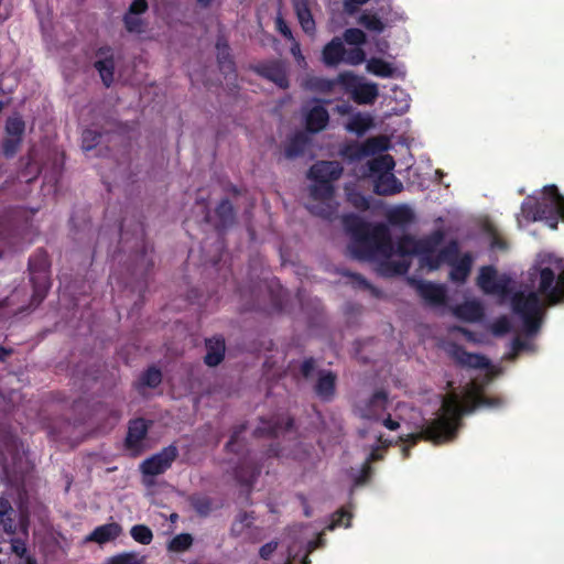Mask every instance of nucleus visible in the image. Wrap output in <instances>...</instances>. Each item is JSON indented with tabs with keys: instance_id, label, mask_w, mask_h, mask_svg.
<instances>
[{
	"instance_id": "nucleus-1",
	"label": "nucleus",
	"mask_w": 564,
	"mask_h": 564,
	"mask_svg": "<svg viewBox=\"0 0 564 564\" xmlns=\"http://www.w3.org/2000/svg\"><path fill=\"white\" fill-rule=\"evenodd\" d=\"M447 352L460 365L473 369L470 381L458 393L449 392L442 403L438 415L423 422L420 413L403 402L390 399L386 392H376L356 405L357 414L370 423L369 441L383 445L394 442L415 444L425 438L435 444L451 442L455 438L464 413L476 409H499L505 400L489 397L482 392L499 370L496 366L479 355L465 351L456 345H448Z\"/></svg>"
},
{
	"instance_id": "nucleus-2",
	"label": "nucleus",
	"mask_w": 564,
	"mask_h": 564,
	"mask_svg": "<svg viewBox=\"0 0 564 564\" xmlns=\"http://www.w3.org/2000/svg\"><path fill=\"white\" fill-rule=\"evenodd\" d=\"M358 257L378 262L386 273L406 272L412 259L416 258L422 270L433 271L442 264L451 267L449 278L462 283L469 274L473 259L468 253L459 254L455 241H446L441 231L431 237L415 240L403 237L394 246L386 226L356 232Z\"/></svg>"
},
{
	"instance_id": "nucleus-3",
	"label": "nucleus",
	"mask_w": 564,
	"mask_h": 564,
	"mask_svg": "<svg viewBox=\"0 0 564 564\" xmlns=\"http://www.w3.org/2000/svg\"><path fill=\"white\" fill-rule=\"evenodd\" d=\"M528 276L531 289L511 293V280L505 274L498 275L491 267H485L480 270L478 285L484 292L503 302L510 300L525 330L533 334L538 329L543 307L564 299V259L541 252L528 271Z\"/></svg>"
},
{
	"instance_id": "nucleus-4",
	"label": "nucleus",
	"mask_w": 564,
	"mask_h": 564,
	"mask_svg": "<svg viewBox=\"0 0 564 564\" xmlns=\"http://www.w3.org/2000/svg\"><path fill=\"white\" fill-rule=\"evenodd\" d=\"M343 173L337 162H318L310 170L311 195L308 209L316 215L330 217L336 210L333 182Z\"/></svg>"
},
{
	"instance_id": "nucleus-5",
	"label": "nucleus",
	"mask_w": 564,
	"mask_h": 564,
	"mask_svg": "<svg viewBox=\"0 0 564 564\" xmlns=\"http://www.w3.org/2000/svg\"><path fill=\"white\" fill-rule=\"evenodd\" d=\"M558 219L564 220V197L555 186H546L540 199L530 196L523 202L518 224L522 227L525 223L543 220L555 229Z\"/></svg>"
},
{
	"instance_id": "nucleus-6",
	"label": "nucleus",
	"mask_w": 564,
	"mask_h": 564,
	"mask_svg": "<svg viewBox=\"0 0 564 564\" xmlns=\"http://www.w3.org/2000/svg\"><path fill=\"white\" fill-rule=\"evenodd\" d=\"M395 162L389 154H380L361 167L356 174L369 178L379 195H394L403 189V184L393 173Z\"/></svg>"
},
{
	"instance_id": "nucleus-7",
	"label": "nucleus",
	"mask_w": 564,
	"mask_h": 564,
	"mask_svg": "<svg viewBox=\"0 0 564 564\" xmlns=\"http://www.w3.org/2000/svg\"><path fill=\"white\" fill-rule=\"evenodd\" d=\"M338 83L351 99L359 105H372L379 96L378 85L352 72L346 70L338 75Z\"/></svg>"
},
{
	"instance_id": "nucleus-8",
	"label": "nucleus",
	"mask_w": 564,
	"mask_h": 564,
	"mask_svg": "<svg viewBox=\"0 0 564 564\" xmlns=\"http://www.w3.org/2000/svg\"><path fill=\"white\" fill-rule=\"evenodd\" d=\"M390 147V139L384 135L373 137L367 139L362 143H354L348 145L344 150V155L350 160H361L369 155H375L377 153L383 152L388 150Z\"/></svg>"
},
{
	"instance_id": "nucleus-9",
	"label": "nucleus",
	"mask_w": 564,
	"mask_h": 564,
	"mask_svg": "<svg viewBox=\"0 0 564 564\" xmlns=\"http://www.w3.org/2000/svg\"><path fill=\"white\" fill-rule=\"evenodd\" d=\"M148 10L145 0H133L123 17L124 26L130 33L143 34L148 29V23L143 19Z\"/></svg>"
},
{
	"instance_id": "nucleus-10",
	"label": "nucleus",
	"mask_w": 564,
	"mask_h": 564,
	"mask_svg": "<svg viewBox=\"0 0 564 564\" xmlns=\"http://www.w3.org/2000/svg\"><path fill=\"white\" fill-rule=\"evenodd\" d=\"M366 70L381 78H402L405 76V70L401 65L380 57L367 59Z\"/></svg>"
},
{
	"instance_id": "nucleus-11",
	"label": "nucleus",
	"mask_w": 564,
	"mask_h": 564,
	"mask_svg": "<svg viewBox=\"0 0 564 564\" xmlns=\"http://www.w3.org/2000/svg\"><path fill=\"white\" fill-rule=\"evenodd\" d=\"M176 457L175 447H166L162 452L144 460L141 465L142 473L145 476H156L165 471Z\"/></svg>"
},
{
	"instance_id": "nucleus-12",
	"label": "nucleus",
	"mask_w": 564,
	"mask_h": 564,
	"mask_svg": "<svg viewBox=\"0 0 564 564\" xmlns=\"http://www.w3.org/2000/svg\"><path fill=\"white\" fill-rule=\"evenodd\" d=\"M386 101H388V106L392 102L394 104V106L386 112V117L400 116L410 109L411 97L404 89L394 86L391 89V96L384 98V102Z\"/></svg>"
},
{
	"instance_id": "nucleus-13",
	"label": "nucleus",
	"mask_w": 564,
	"mask_h": 564,
	"mask_svg": "<svg viewBox=\"0 0 564 564\" xmlns=\"http://www.w3.org/2000/svg\"><path fill=\"white\" fill-rule=\"evenodd\" d=\"M121 532L122 528L120 524L116 522L107 523L97 527L89 535L85 538L84 542H96L98 544H104L118 538Z\"/></svg>"
},
{
	"instance_id": "nucleus-14",
	"label": "nucleus",
	"mask_w": 564,
	"mask_h": 564,
	"mask_svg": "<svg viewBox=\"0 0 564 564\" xmlns=\"http://www.w3.org/2000/svg\"><path fill=\"white\" fill-rule=\"evenodd\" d=\"M415 288L419 294L431 304L438 305L445 301V289L443 285L419 281L415 283Z\"/></svg>"
},
{
	"instance_id": "nucleus-15",
	"label": "nucleus",
	"mask_w": 564,
	"mask_h": 564,
	"mask_svg": "<svg viewBox=\"0 0 564 564\" xmlns=\"http://www.w3.org/2000/svg\"><path fill=\"white\" fill-rule=\"evenodd\" d=\"M148 431V424L144 420L138 419L130 423L127 446L133 452L139 453L142 447V441Z\"/></svg>"
},
{
	"instance_id": "nucleus-16",
	"label": "nucleus",
	"mask_w": 564,
	"mask_h": 564,
	"mask_svg": "<svg viewBox=\"0 0 564 564\" xmlns=\"http://www.w3.org/2000/svg\"><path fill=\"white\" fill-rule=\"evenodd\" d=\"M345 46L339 37L333 39L322 52V61L327 66H337L344 61Z\"/></svg>"
},
{
	"instance_id": "nucleus-17",
	"label": "nucleus",
	"mask_w": 564,
	"mask_h": 564,
	"mask_svg": "<svg viewBox=\"0 0 564 564\" xmlns=\"http://www.w3.org/2000/svg\"><path fill=\"white\" fill-rule=\"evenodd\" d=\"M6 130L8 134L6 153L12 154L14 152L15 144L20 141V138L24 131V122L17 116L11 117L8 119Z\"/></svg>"
},
{
	"instance_id": "nucleus-18",
	"label": "nucleus",
	"mask_w": 564,
	"mask_h": 564,
	"mask_svg": "<svg viewBox=\"0 0 564 564\" xmlns=\"http://www.w3.org/2000/svg\"><path fill=\"white\" fill-rule=\"evenodd\" d=\"M328 122V113L326 109L319 105H314L306 113V124L308 130L317 132L326 127Z\"/></svg>"
},
{
	"instance_id": "nucleus-19",
	"label": "nucleus",
	"mask_w": 564,
	"mask_h": 564,
	"mask_svg": "<svg viewBox=\"0 0 564 564\" xmlns=\"http://www.w3.org/2000/svg\"><path fill=\"white\" fill-rule=\"evenodd\" d=\"M100 77L106 86H109L113 80V59L109 50H101L99 58L96 62Z\"/></svg>"
},
{
	"instance_id": "nucleus-20",
	"label": "nucleus",
	"mask_w": 564,
	"mask_h": 564,
	"mask_svg": "<svg viewBox=\"0 0 564 564\" xmlns=\"http://www.w3.org/2000/svg\"><path fill=\"white\" fill-rule=\"evenodd\" d=\"M373 127V117L366 112H357L346 123V129L358 135L366 133Z\"/></svg>"
},
{
	"instance_id": "nucleus-21",
	"label": "nucleus",
	"mask_w": 564,
	"mask_h": 564,
	"mask_svg": "<svg viewBox=\"0 0 564 564\" xmlns=\"http://www.w3.org/2000/svg\"><path fill=\"white\" fill-rule=\"evenodd\" d=\"M454 315L466 322H476L482 316V308L477 301H466L454 310Z\"/></svg>"
},
{
	"instance_id": "nucleus-22",
	"label": "nucleus",
	"mask_w": 564,
	"mask_h": 564,
	"mask_svg": "<svg viewBox=\"0 0 564 564\" xmlns=\"http://www.w3.org/2000/svg\"><path fill=\"white\" fill-rule=\"evenodd\" d=\"M319 538L317 541H310L305 543V549L303 550V554L295 553V549H297L299 545H303V541H296L289 545V556L285 564H306L308 553L317 547L319 543Z\"/></svg>"
},
{
	"instance_id": "nucleus-23",
	"label": "nucleus",
	"mask_w": 564,
	"mask_h": 564,
	"mask_svg": "<svg viewBox=\"0 0 564 564\" xmlns=\"http://www.w3.org/2000/svg\"><path fill=\"white\" fill-rule=\"evenodd\" d=\"M294 8L302 29L306 33H314L315 22L308 8V0H294Z\"/></svg>"
},
{
	"instance_id": "nucleus-24",
	"label": "nucleus",
	"mask_w": 564,
	"mask_h": 564,
	"mask_svg": "<svg viewBox=\"0 0 564 564\" xmlns=\"http://www.w3.org/2000/svg\"><path fill=\"white\" fill-rule=\"evenodd\" d=\"M262 74L264 77L273 82L280 88L288 87V76L284 65L280 63H274L262 68Z\"/></svg>"
},
{
	"instance_id": "nucleus-25",
	"label": "nucleus",
	"mask_w": 564,
	"mask_h": 564,
	"mask_svg": "<svg viewBox=\"0 0 564 564\" xmlns=\"http://www.w3.org/2000/svg\"><path fill=\"white\" fill-rule=\"evenodd\" d=\"M207 354L205 357V361L208 366L218 365L224 357L225 354V343L220 338H213L206 343Z\"/></svg>"
},
{
	"instance_id": "nucleus-26",
	"label": "nucleus",
	"mask_w": 564,
	"mask_h": 564,
	"mask_svg": "<svg viewBox=\"0 0 564 564\" xmlns=\"http://www.w3.org/2000/svg\"><path fill=\"white\" fill-rule=\"evenodd\" d=\"M335 391V376L330 371L319 373L316 386L317 394L323 399H328Z\"/></svg>"
},
{
	"instance_id": "nucleus-27",
	"label": "nucleus",
	"mask_w": 564,
	"mask_h": 564,
	"mask_svg": "<svg viewBox=\"0 0 564 564\" xmlns=\"http://www.w3.org/2000/svg\"><path fill=\"white\" fill-rule=\"evenodd\" d=\"M338 83V77L336 79H328L323 77H312L306 82V87L314 91L319 93H330L334 89V86Z\"/></svg>"
},
{
	"instance_id": "nucleus-28",
	"label": "nucleus",
	"mask_w": 564,
	"mask_h": 564,
	"mask_svg": "<svg viewBox=\"0 0 564 564\" xmlns=\"http://www.w3.org/2000/svg\"><path fill=\"white\" fill-rule=\"evenodd\" d=\"M358 22L371 32L380 33L384 30L383 22L376 14L370 12H364L359 17Z\"/></svg>"
},
{
	"instance_id": "nucleus-29",
	"label": "nucleus",
	"mask_w": 564,
	"mask_h": 564,
	"mask_svg": "<svg viewBox=\"0 0 564 564\" xmlns=\"http://www.w3.org/2000/svg\"><path fill=\"white\" fill-rule=\"evenodd\" d=\"M345 192L347 195V199L357 208V209H367L370 205L369 198L361 195L355 189V185L347 184L345 186Z\"/></svg>"
},
{
	"instance_id": "nucleus-30",
	"label": "nucleus",
	"mask_w": 564,
	"mask_h": 564,
	"mask_svg": "<svg viewBox=\"0 0 564 564\" xmlns=\"http://www.w3.org/2000/svg\"><path fill=\"white\" fill-rule=\"evenodd\" d=\"M130 533L134 541L144 545L150 544L153 539L152 531L142 524L132 527Z\"/></svg>"
},
{
	"instance_id": "nucleus-31",
	"label": "nucleus",
	"mask_w": 564,
	"mask_h": 564,
	"mask_svg": "<svg viewBox=\"0 0 564 564\" xmlns=\"http://www.w3.org/2000/svg\"><path fill=\"white\" fill-rule=\"evenodd\" d=\"M144 557L137 553H122L110 557L106 564H143Z\"/></svg>"
},
{
	"instance_id": "nucleus-32",
	"label": "nucleus",
	"mask_w": 564,
	"mask_h": 564,
	"mask_svg": "<svg viewBox=\"0 0 564 564\" xmlns=\"http://www.w3.org/2000/svg\"><path fill=\"white\" fill-rule=\"evenodd\" d=\"M366 55L362 48L356 47L349 51L345 48L343 61L344 63L356 66L362 64L364 62L366 63Z\"/></svg>"
},
{
	"instance_id": "nucleus-33",
	"label": "nucleus",
	"mask_w": 564,
	"mask_h": 564,
	"mask_svg": "<svg viewBox=\"0 0 564 564\" xmlns=\"http://www.w3.org/2000/svg\"><path fill=\"white\" fill-rule=\"evenodd\" d=\"M192 536L189 534H178L170 543L169 550L173 552H183L192 544Z\"/></svg>"
},
{
	"instance_id": "nucleus-34",
	"label": "nucleus",
	"mask_w": 564,
	"mask_h": 564,
	"mask_svg": "<svg viewBox=\"0 0 564 564\" xmlns=\"http://www.w3.org/2000/svg\"><path fill=\"white\" fill-rule=\"evenodd\" d=\"M351 514L347 510H340L336 514L333 516L330 523L328 524V530H334L336 528H348L350 525Z\"/></svg>"
},
{
	"instance_id": "nucleus-35",
	"label": "nucleus",
	"mask_w": 564,
	"mask_h": 564,
	"mask_svg": "<svg viewBox=\"0 0 564 564\" xmlns=\"http://www.w3.org/2000/svg\"><path fill=\"white\" fill-rule=\"evenodd\" d=\"M344 40L351 45H361L366 41V34L359 29H348L344 33Z\"/></svg>"
},
{
	"instance_id": "nucleus-36",
	"label": "nucleus",
	"mask_w": 564,
	"mask_h": 564,
	"mask_svg": "<svg viewBox=\"0 0 564 564\" xmlns=\"http://www.w3.org/2000/svg\"><path fill=\"white\" fill-rule=\"evenodd\" d=\"M162 376L158 369H149L141 378L142 384L154 388L161 382Z\"/></svg>"
},
{
	"instance_id": "nucleus-37",
	"label": "nucleus",
	"mask_w": 564,
	"mask_h": 564,
	"mask_svg": "<svg viewBox=\"0 0 564 564\" xmlns=\"http://www.w3.org/2000/svg\"><path fill=\"white\" fill-rule=\"evenodd\" d=\"M100 139V135L93 131V130H86L83 133V149L85 151H89L95 148V145L98 144V141Z\"/></svg>"
},
{
	"instance_id": "nucleus-38",
	"label": "nucleus",
	"mask_w": 564,
	"mask_h": 564,
	"mask_svg": "<svg viewBox=\"0 0 564 564\" xmlns=\"http://www.w3.org/2000/svg\"><path fill=\"white\" fill-rule=\"evenodd\" d=\"M510 328V322L508 318L503 317V318H500L498 319L494 325H492V332L496 334V335H502L505 334L506 332H508Z\"/></svg>"
},
{
	"instance_id": "nucleus-39",
	"label": "nucleus",
	"mask_w": 564,
	"mask_h": 564,
	"mask_svg": "<svg viewBox=\"0 0 564 564\" xmlns=\"http://www.w3.org/2000/svg\"><path fill=\"white\" fill-rule=\"evenodd\" d=\"M11 549L19 557H21V558L25 557L26 546L22 541H20L18 539H13L11 541Z\"/></svg>"
},
{
	"instance_id": "nucleus-40",
	"label": "nucleus",
	"mask_w": 564,
	"mask_h": 564,
	"mask_svg": "<svg viewBox=\"0 0 564 564\" xmlns=\"http://www.w3.org/2000/svg\"><path fill=\"white\" fill-rule=\"evenodd\" d=\"M276 546H278V543H276V542H269V543L264 544V545L260 549V556H261L263 560H268V558H270V556L272 555V553L276 550Z\"/></svg>"
},
{
	"instance_id": "nucleus-41",
	"label": "nucleus",
	"mask_w": 564,
	"mask_h": 564,
	"mask_svg": "<svg viewBox=\"0 0 564 564\" xmlns=\"http://www.w3.org/2000/svg\"><path fill=\"white\" fill-rule=\"evenodd\" d=\"M0 522L3 525V529L7 533L13 534L14 533V523L13 520L8 516L0 518Z\"/></svg>"
},
{
	"instance_id": "nucleus-42",
	"label": "nucleus",
	"mask_w": 564,
	"mask_h": 564,
	"mask_svg": "<svg viewBox=\"0 0 564 564\" xmlns=\"http://www.w3.org/2000/svg\"><path fill=\"white\" fill-rule=\"evenodd\" d=\"M411 217V210L406 207H399V208H395L392 213V218L393 219H398V218H410Z\"/></svg>"
},
{
	"instance_id": "nucleus-43",
	"label": "nucleus",
	"mask_w": 564,
	"mask_h": 564,
	"mask_svg": "<svg viewBox=\"0 0 564 564\" xmlns=\"http://www.w3.org/2000/svg\"><path fill=\"white\" fill-rule=\"evenodd\" d=\"M291 52L293 54V56L295 57V59L299 62V64L301 66H305L306 65V62H305V58L304 56L302 55L301 53V48H300V45L297 43H295L292 47H291Z\"/></svg>"
},
{
	"instance_id": "nucleus-44",
	"label": "nucleus",
	"mask_w": 564,
	"mask_h": 564,
	"mask_svg": "<svg viewBox=\"0 0 564 564\" xmlns=\"http://www.w3.org/2000/svg\"><path fill=\"white\" fill-rule=\"evenodd\" d=\"M12 510V507L8 499L0 498V518L8 516Z\"/></svg>"
},
{
	"instance_id": "nucleus-45",
	"label": "nucleus",
	"mask_w": 564,
	"mask_h": 564,
	"mask_svg": "<svg viewBox=\"0 0 564 564\" xmlns=\"http://www.w3.org/2000/svg\"><path fill=\"white\" fill-rule=\"evenodd\" d=\"M369 0H347L345 2V10L348 13H352L355 11V6L364 4L368 2Z\"/></svg>"
},
{
	"instance_id": "nucleus-46",
	"label": "nucleus",
	"mask_w": 564,
	"mask_h": 564,
	"mask_svg": "<svg viewBox=\"0 0 564 564\" xmlns=\"http://www.w3.org/2000/svg\"><path fill=\"white\" fill-rule=\"evenodd\" d=\"M276 25H278V29L279 31L286 37L291 36V31L290 29L288 28V25L284 23V21L282 19H278L276 20Z\"/></svg>"
},
{
	"instance_id": "nucleus-47",
	"label": "nucleus",
	"mask_w": 564,
	"mask_h": 564,
	"mask_svg": "<svg viewBox=\"0 0 564 564\" xmlns=\"http://www.w3.org/2000/svg\"><path fill=\"white\" fill-rule=\"evenodd\" d=\"M489 231H490V235L492 236V241H491V247L492 248H503V242L500 241V239L498 238L497 234H496V230L494 228H489Z\"/></svg>"
},
{
	"instance_id": "nucleus-48",
	"label": "nucleus",
	"mask_w": 564,
	"mask_h": 564,
	"mask_svg": "<svg viewBox=\"0 0 564 564\" xmlns=\"http://www.w3.org/2000/svg\"><path fill=\"white\" fill-rule=\"evenodd\" d=\"M314 368V361L313 360H305L302 365V372L305 377H308L311 375V370Z\"/></svg>"
},
{
	"instance_id": "nucleus-49",
	"label": "nucleus",
	"mask_w": 564,
	"mask_h": 564,
	"mask_svg": "<svg viewBox=\"0 0 564 564\" xmlns=\"http://www.w3.org/2000/svg\"><path fill=\"white\" fill-rule=\"evenodd\" d=\"M514 346H516V349L519 351L532 349L530 346H527L525 344H523L520 339L516 340Z\"/></svg>"
},
{
	"instance_id": "nucleus-50",
	"label": "nucleus",
	"mask_w": 564,
	"mask_h": 564,
	"mask_svg": "<svg viewBox=\"0 0 564 564\" xmlns=\"http://www.w3.org/2000/svg\"><path fill=\"white\" fill-rule=\"evenodd\" d=\"M219 209L223 210V212H230L231 210V206L229 203L225 202L223 203L220 206H219Z\"/></svg>"
},
{
	"instance_id": "nucleus-51",
	"label": "nucleus",
	"mask_w": 564,
	"mask_h": 564,
	"mask_svg": "<svg viewBox=\"0 0 564 564\" xmlns=\"http://www.w3.org/2000/svg\"><path fill=\"white\" fill-rule=\"evenodd\" d=\"M368 468H362L360 479L357 480V484H361L364 479L367 477Z\"/></svg>"
},
{
	"instance_id": "nucleus-52",
	"label": "nucleus",
	"mask_w": 564,
	"mask_h": 564,
	"mask_svg": "<svg viewBox=\"0 0 564 564\" xmlns=\"http://www.w3.org/2000/svg\"><path fill=\"white\" fill-rule=\"evenodd\" d=\"M25 564H35V561H33L31 557H25Z\"/></svg>"
},
{
	"instance_id": "nucleus-53",
	"label": "nucleus",
	"mask_w": 564,
	"mask_h": 564,
	"mask_svg": "<svg viewBox=\"0 0 564 564\" xmlns=\"http://www.w3.org/2000/svg\"><path fill=\"white\" fill-rule=\"evenodd\" d=\"M370 458L371 459H377V458H379V456L376 455L375 451H372L371 454H370Z\"/></svg>"
},
{
	"instance_id": "nucleus-54",
	"label": "nucleus",
	"mask_w": 564,
	"mask_h": 564,
	"mask_svg": "<svg viewBox=\"0 0 564 564\" xmlns=\"http://www.w3.org/2000/svg\"><path fill=\"white\" fill-rule=\"evenodd\" d=\"M462 333H463V335H464L465 337H467L468 339H471L470 334H468L467 332H462Z\"/></svg>"
},
{
	"instance_id": "nucleus-55",
	"label": "nucleus",
	"mask_w": 564,
	"mask_h": 564,
	"mask_svg": "<svg viewBox=\"0 0 564 564\" xmlns=\"http://www.w3.org/2000/svg\"><path fill=\"white\" fill-rule=\"evenodd\" d=\"M338 110H339L340 112H345V111L347 110V107H338Z\"/></svg>"
},
{
	"instance_id": "nucleus-56",
	"label": "nucleus",
	"mask_w": 564,
	"mask_h": 564,
	"mask_svg": "<svg viewBox=\"0 0 564 564\" xmlns=\"http://www.w3.org/2000/svg\"><path fill=\"white\" fill-rule=\"evenodd\" d=\"M402 451H403V455H404V456H406V455H408V453H406V452H408V448H406V447H404Z\"/></svg>"
},
{
	"instance_id": "nucleus-57",
	"label": "nucleus",
	"mask_w": 564,
	"mask_h": 564,
	"mask_svg": "<svg viewBox=\"0 0 564 564\" xmlns=\"http://www.w3.org/2000/svg\"><path fill=\"white\" fill-rule=\"evenodd\" d=\"M198 1H199V2H202V3H205V4H206V3H208L210 0H198Z\"/></svg>"
}]
</instances>
